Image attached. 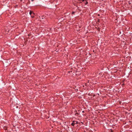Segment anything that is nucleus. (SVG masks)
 <instances>
[{
    "label": "nucleus",
    "instance_id": "obj_9",
    "mask_svg": "<svg viewBox=\"0 0 132 132\" xmlns=\"http://www.w3.org/2000/svg\"><path fill=\"white\" fill-rule=\"evenodd\" d=\"M85 0H82V1L83 2Z\"/></svg>",
    "mask_w": 132,
    "mask_h": 132
},
{
    "label": "nucleus",
    "instance_id": "obj_12",
    "mask_svg": "<svg viewBox=\"0 0 132 132\" xmlns=\"http://www.w3.org/2000/svg\"><path fill=\"white\" fill-rule=\"evenodd\" d=\"M76 75H77V73H76Z\"/></svg>",
    "mask_w": 132,
    "mask_h": 132
},
{
    "label": "nucleus",
    "instance_id": "obj_7",
    "mask_svg": "<svg viewBox=\"0 0 132 132\" xmlns=\"http://www.w3.org/2000/svg\"><path fill=\"white\" fill-rule=\"evenodd\" d=\"M98 16H100V14H98Z\"/></svg>",
    "mask_w": 132,
    "mask_h": 132
},
{
    "label": "nucleus",
    "instance_id": "obj_13",
    "mask_svg": "<svg viewBox=\"0 0 132 132\" xmlns=\"http://www.w3.org/2000/svg\"><path fill=\"white\" fill-rule=\"evenodd\" d=\"M82 112H84V111H82Z\"/></svg>",
    "mask_w": 132,
    "mask_h": 132
},
{
    "label": "nucleus",
    "instance_id": "obj_4",
    "mask_svg": "<svg viewBox=\"0 0 132 132\" xmlns=\"http://www.w3.org/2000/svg\"><path fill=\"white\" fill-rule=\"evenodd\" d=\"M75 13V12H72V14H74Z\"/></svg>",
    "mask_w": 132,
    "mask_h": 132
},
{
    "label": "nucleus",
    "instance_id": "obj_11",
    "mask_svg": "<svg viewBox=\"0 0 132 132\" xmlns=\"http://www.w3.org/2000/svg\"><path fill=\"white\" fill-rule=\"evenodd\" d=\"M32 18H33V17H34V16H32Z\"/></svg>",
    "mask_w": 132,
    "mask_h": 132
},
{
    "label": "nucleus",
    "instance_id": "obj_10",
    "mask_svg": "<svg viewBox=\"0 0 132 132\" xmlns=\"http://www.w3.org/2000/svg\"><path fill=\"white\" fill-rule=\"evenodd\" d=\"M34 1V0H31V1Z\"/></svg>",
    "mask_w": 132,
    "mask_h": 132
},
{
    "label": "nucleus",
    "instance_id": "obj_1",
    "mask_svg": "<svg viewBox=\"0 0 132 132\" xmlns=\"http://www.w3.org/2000/svg\"><path fill=\"white\" fill-rule=\"evenodd\" d=\"M77 124V122L76 121H73V122L71 123L72 126H74L75 124Z\"/></svg>",
    "mask_w": 132,
    "mask_h": 132
},
{
    "label": "nucleus",
    "instance_id": "obj_8",
    "mask_svg": "<svg viewBox=\"0 0 132 132\" xmlns=\"http://www.w3.org/2000/svg\"><path fill=\"white\" fill-rule=\"evenodd\" d=\"M42 19H43V17H44V16H42Z\"/></svg>",
    "mask_w": 132,
    "mask_h": 132
},
{
    "label": "nucleus",
    "instance_id": "obj_3",
    "mask_svg": "<svg viewBox=\"0 0 132 132\" xmlns=\"http://www.w3.org/2000/svg\"><path fill=\"white\" fill-rule=\"evenodd\" d=\"M88 2H87V1H86V3H85V4H88Z\"/></svg>",
    "mask_w": 132,
    "mask_h": 132
},
{
    "label": "nucleus",
    "instance_id": "obj_2",
    "mask_svg": "<svg viewBox=\"0 0 132 132\" xmlns=\"http://www.w3.org/2000/svg\"><path fill=\"white\" fill-rule=\"evenodd\" d=\"M32 12L31 11H30L29 12V14L31 15V14L32 13Z\"/></svg>",
    "mask_w": 132,
    "mask_h": 132
},
{
    "label": "nucleus",
    "instance_id": "obj_6",
    "mask_svg": "<svg viewBox=\"0 0 132 132\" xmlns=\"http://www.w3.org/2000/svg\"><path fill=\"white\" fill-rule=\"evenodd\" d=\"M70 72H72V71H68V73H70Z\"/></svg>",
    "mask_w": 132,
    "mask_h": 132
},
{
    "label": "nucleus",
    "instance_id": "obj_5",
    "mask_svg": "<svg viewBox=\"0 0 132 132\" xmlns=\"http://www.w3.org/2000/svg\"><path fill=\"white\" fill-rule=\"evenodd\" d=\"M4 128L5 129H7V128L6 127H5Z\"/></svg>",
    "mask_w": 132,
    "mask_h": 132
}]
</instances>
